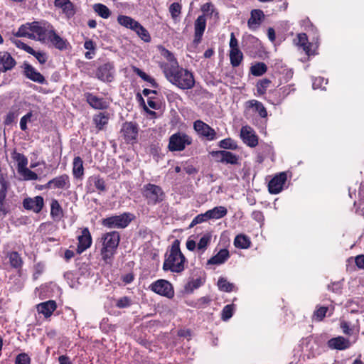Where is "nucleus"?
<instances>
[{"instance_id": "1", "label": "nucleus", "mask_w": 364, "mask_h": 364, "mask_svg": "<svg viewBox=\"0 0 364 364\" xmlns=\"http://www.w3.org/2000/svg\"><path fill=\"white\" fill-rule=\"evenodd\" d=\"M162 68L165 77L172 85L181 90H189L194 87L193 74L187 69L178 67L176 61L174 65L166 64Z\"/></svg>"}, {"instance_id": "2", "label": "nucleus", "mask_w": 364, "mask_h": 364, "mask_svg": "<svg viewBox=\"0 0 364 364\" xmlns=\"http://www.w3.org/2000/svg\"><path fill=\"white\" fill-rule=\"evenodd\" d=\"M186 258L179 248V243L175 241L165 259L163 269L165 271L180 273L184 269Z\"/></svg>"}, {"instance_id": "3", "label": "nucleus", "mask_w": 364, "mask_h": 364, "mask_svg": "<svg viewBox=\"0 0 364 364\" xmlns=\"http://www.w3.org/2000/svg\"><path fill=\"white\" fill-rule=\"evenodd\" d=\"M119 234L117 231H112L105 234L102 237V248L101 255L106 264H110L112 258L119 242Z\"/></svg>"}, {"instance_id": "4", "label": "nucleus", "mask_w": 364, "mask_h": 364, "mask_svg": "<svg viewBox=\"0 0 364 364\" xmlns=\"http://www.w3.org/2000/svg\"><path fill=\"white\" fill-rule=\"evenodd\" d=\"M142 195L146 198L148 205H156L161 202L164 198V193L159 186L148 183L142 188Z\"/></svg>"}, {"instance_id": "5", "label": "nucleus", "mask_w": 364, "mask_h": 364, "mask_svg": "<svg viewBox=\"0 0 364 364\" xmlns=\"http://www.w3.org/2000/svg\"><path fill=\"white\" fill-rule=\"evenodd\" d=\"M133 219V215L124 213L119 215L111 216L102 220V224L108 228H124Z\"/></svg>"}, {"instance_id": "6", "label": "nucleus", "mask_w": 364, "mask_h": 364, "mask_svg": "<svg viewBox=\"0 0 364 364\" xmlns=\"http://www.w3.org/2000/svg\"><path fill=\"white\" fill-rule=\"evenodd\" d=\"M191 143L192 139L191 136L184 133L178 132L170 136L168 147L171 151H181Z\"/></svg>"}, {"instance_id": "7", "label": "nucleus", "mask_w": 364, "mask_h": 364, "mask_svg": "<svg viewBox=\"0 0 364 364\" xmlns=\"http://www.w3.org/2000/svg\"><path fill=\"white\" fill-rule=\"evenodd\" d=\"M53 26L48 22L33 21L31 23V33L36 35L37 40L45 41L48 35L49 31Z\"/></svg>"}, {"instance_id": "8", "label": "nucleus", "mask_w": 364, "mask_h": 364, "mask_svg": "<svg viewBox=\"0 0 364 364\" xmlns=\"http://www.w3.org/2000/svg\"><path fill=\"white\" fill-rule=\"evenodd\" d=\"M210 154L216 162L229 164L232 165H235L238 163V156L228 151H213L210 152Z\"/></svg>"}, {"instance_id": "9", "label": "nucleus", "mask_w": 364, "mask_h": 364, "mask_svg": "<svg viewBox=\"0 0 364 364\" xmlns=\"http://www.w3.org/2000/svg\"><path fill=\"white\" fill-rule=\"evenodd\" d=\"M296 46L303 49V50L308 55H313L316 54V50L318 48L316 44H313L308 41V38L306 33H299L296 38L294 40Z\"/></svg>"}, {"instance_id": "10", "label": "nucleus", "mask_w": 364, "mask_h": 364, "mask_svg": "<svg viewBox=\"0 0 364 364\" xmlns=\"http://www.w3.org/2000/svg\"><path fill=\"white\" fill-rule=\"evenodd\" d=\"M151 290L155 293L171 298L174 295V291L171 283L166 280L159 279L151 284Z\"/></svg>"}, {"instance_id": "11", "label": "nucleus", "mask_w": 364, "mask_h": 364, "mask_svg": "<svg viewBox=\"0 0 364 364\" xmlns=\"http://www.w3.org/2000/svg\"><path fill=\"white\" fill-rule=\"evenodd\" d=\"M114 75V66L109 62L100 65L96 71V77L102 82H112Z\"/></svg>"}, {"instance_id": "12", "label": "nucleus", "mask_w": 364, "mask_h": 364, "mask_svg": "<svg viewBox=\"0 0 364 364\" xmlns=\"http://www.w3.org/2000/svg\"><path fill=\"white\" fill-rule=\"evenodd\" d=\"M193 128L198 134L205 137L209 141L215 139V131L201 120H196L193 123Z\"/></svg>"}, {"instance_id": "13", "label": "nucleus", "mask_w": 364, "mask_h": 364, "mask_svg": "<svg viewBox=\"0 0 364 364\" xmlns=\"http://www.w3.org/2000/svg\"><path fill=\"white\" fill-rule=\"evenodd\" d=\"M77 241L76 251L78 254H81L91 246L92 236L87 228L81 229L80 234L77 236Z\"/></svg>"}, {"instance_id": "14", "label": "nucleus", "mask_w": 364, "mask_h": 364, "mask_svg": "<svg viewBox=\"0 0 364 364\" xmlns=\"http://www.w3.org/2000/svg\"><path fill=\"white\" fill-rule=\"evenodd\" d=\"M121 133L127 143H133L138 136V127L132 122H125L122 125Z\"/></svg>"}, {"instance_id": "15", "label": "nucleus", "mask_w": 364, "mask_h": 364, "mask_svg": "<svg viewBox=\"0 0 364 364\" xmlns=\"http://www.w3.org/2000/svg\"><path fill=\"white\" fill-rule=\"evenodd\" d=\"M240 137L243 142L250 147H255L258 144L257 136L250 126H243L241 128Z\"/></svg>"}, {"instance_id": "16", "label": "nucleus", "mask_w": 364, "mask_h": 364, "mask_svg": "<svg viewBox=\"0 0 364 364\" xmlns=\"http://www.w3.org/2000/svg\"><path fill=\"white\" fill-rule=\"evenodd\" d=\"M43 205V198L40 196L34 198H26L23 201V206L25 209L32 210L36 213H40Z\"/></svg>"}, {"instance_id": "17", "label": "nucleus", "mask_w": 364, "mask_h": 364, "mask_svg": "<svg viewBox=\"0 0 364 364\" xmlns=\"http://www.w3.org/2000/svg\"><path fill=\"white\" fill-rule=\"evenodd\" d=\"M70 186V178L67 174H62L50 180L46 185V188L68 189Z\"/></svg>"}, {"instance_id": "18", "label": "nucleus", "mask_w": 364, "mask_h": 364, "mask_svg": "<svg viewBox=\"0 0 364 364\" xmlns=\"http://www.w3.org/2000/svg\"><path fill=\"white\" fill-rule=\"evenodd\" d=\"M287 181V174L282 172L275 176L269 183L268 188L270 193L277 194L282 191Z\"/></svg>"}, {"instance_id": "19", "label": "nucleus", "mask_w": 364, "mask_h": 364, "mask_svg": "<svg viewBox=\"0 0 364 364\" xmlns=\"http://www.w3.org/2000/svg\"><path fill=\"white\" fill-rule=\"evenodd\" d=\"M46 40L49 41L55 48L60 50H66L69 46V43L67 40L63 39L57 34L53 26L49 31Z\"/></svg>"}, {"instance_id": "20", "label": "nucleus", "mask_w": 364, "mask_h": 364, "mask_svg": "<svg viewBox=\"0 0 364 364\" xmlns=\"http://www.w3.org/2000/svg\"><path fill=\"white\" fill-rule=\"evenodd\" d=\"M206 26V20L203 16H200L195 21V35L193 43L197 46L201 41Z\"/></svg>"}, {"instance_id": "21", "label": "nucleus", "mask_w": 364, "mask_h": 364, "mask_svg": "<svg viewBox=\"0 0 364 364\" xmlns=\"http://www.w3.org/2000/svg\"><path fill=\"white\" fill-rule=\"evenodd\" d=\"M351 346L350 341L343 336L333 338L328 341V346L331 349L343 350Z\"/></svg>"}, {"instance_id": "22", "label": "nucleus", "mask_w": 364, "mask_h": 364, "mask_svg": "<svg viewBox=\"0 0 364 364\" xmlns=\"http://www.w3.org/2000/svg\"><path fill=\"white\" fill-rule=\"evenodd\" d=\"M24 75L27 78L31 80L43 84L46 82L45 77L38 72L32 65L25 63L24 64Z\"/></svg>"}, {"instance_id": "23", "label": "nucleus", "mask_w": 364, "mask_h": 364, "mask_svg": "<svg viewBox=\"0 0 364 364\" xmlns=\"http://www.w3.org/2000/svg\"><path fill=\"white\" fill-rule=\"evenodd\" d=\"M56 308V302L54 300H49L37 305L38 312L43 314L45 318H49Z\"/></svg>"}, {"instance_id": "24", "label": "nucleus", "mask_w": 364, "mask_h": 364, "mask_svg": "<svg viewBox=\"0 0 364 364\" xmlns=\"http://www.w3.org/2000/svg\"><path fill=\"white\" fill-rule=\"evenodd\" d=\"M264 15L260 9H253L251 11L250 18L247 21L248 26L250 29H256L261 24L264 19Z\"/></svg>"}, {"instance_id": "25", "label": "nucleus", "mask_w": 364, "mask_h": 364, "mask_svg": "<svg viewBox=\"0 0 364 364\" xmlns=\"http://www.w3.org/2000/svg\"><path fill=\"white\" fill-rule=\"evenodd\" d=\"M86 99L88 104L94 109H105L109 106V103L104 99L98 97L90 93H87L86 95Z\"/></svg>"}, {"instance_id": "26", "label": "nucleus", "mask_w": 364, "mask_h": 364, "mask_svg": "<svg viewBox=\"0 0 364 364\" xmlns=\"http://www.w3.org/2000/svg\"><path fill=\"white\" fill-rule=\"evenodd\" d=\"M0 65H2V71L11 70L16 65V61L10 53L6 51L0 52Z\"/></svg>"}, {"instance_id": "27", "label": "nucleus", "mask_w": 364, "mask_h": 364, "mask_svg": "<svg viewBox=\"0 0 364 364\" xmlns=\"http://www.w3.org/2000/svg\"><path fill=\"white\" fill-rule=\"evenodd\" d=\"M109 119V114L107 112H100L93 116V123L97 130H104Z\"/></svg>"}, {"instance_id": "28", "label": "nucleus", "mask_w": 364, "mask_h": 364, "mask_svg": "<svg viewBox=\"0 0 364 364\" xmlns=\"http://www.w3.org/2000/svg\"><path fill=\"white\" fill-rule=\"evenodd\" d=\"M54 5L60 8L68 17L74 16L75 13L74 6L69 0H55Z\"/></svg>"}, {"instance_id": "29", "label": "nucleus", "mask_w": 364, "mask_h": 364, "mask_svg": "<svg viewBox=\"0 0 364 364\" xmlns=\"http://www.w3.org/2000/svg\"><path fill=\"white\" fill-rule=\"evenodd\" d=\"M7 185L6 182L1 183V187L0 189V217H4L9 212V208L5 203V199L7 193Z\"/></svg>"}, {"instance_id": "30", "label": "nucleus", "mask_w": 364, "mask_h": 364, "mask_svg": "<svg viewBox=\"0 0 364 364\" xmlns=\"http://www.w3.org/2000/svg\"><path fill=\"white\" fill-rule=\"evenodd\" d=\"M229 257V251L227 249H222L208 261V264L217 265L221 264L224 263Z\"/></svg>"}, {"instance_id": "31", "label": "nucleus", "mask_w": 364, "mask_h": 364, "mask_svg": "<svg viewBox=\"0 0 364 364\" xmlns=\"http://www.w3.org/2000/svg\"><path fill=\"white\" fill-rule=\"evenodd\" d=\"M73 175L75 178H82L84 175L83 161L80 156H75L73 162Z\"/></svg>"}, {"instance_id": "32", "label": "nucleus", "mask_w": 364, "mask_h": 364, "mask_svg": "<svg viewBox=\"0 0 364 364\" xmlns=\"http://www.w3.org/2000/svg\"><path fill=\"white\" fill-rule=\"evenodd\" d=\"M228 213V210L224 206H217L206 211V215L210 219H220Z\"/></svg>"}, {"instance_id": "33", "label": "nucleus", "mask_w": 364, "mask_h": 364, "mask_svg": "<svg viewBox=\"0 0 364 364\" xmlns=\"http://www.w3.org/2000/svg\"><path fill=\"white\" fill-rule=\"evenodd\" d=\"M246 106L247 108L254 109L261 117H266L267 116V109L261 102L255 100H249L246 102Z\"/></svg>"}, {"instance_id": "34", "label": "nucleus", "mask_w": 364, "mask_h": 364, "mask_svg": "<svg viewBox=\"0 0 364 364\" xmlns=\"http://www.w3.org/2000/svg\"><path fill=\"white\" fill-rule=\"evenodd\" d=\"M14 37H26L30 39L36 40V35L31 33V23L21 25L18 30L14 33Z\"/></svg>"}, {"instance_id": "35", "label": "nucleus", "mask_w": 364, "mask_h": 364, "mask_svg": "<svg viewBox=\"0 0 364 364\" xmlns=\"http://www.w3.org/2000/svg\"><path fill=\"white\" fill-rule=\"evenodd\" d=\"M205 281V277H198L196 279H191L185 285V291L186 293H192L195 289L201 287Z\"/></svg>"}, {"instance_id": "36", "label": "nucleus", "mask_w": 364, "mask_h": 364, "mask_svg": "<svg viewBox=\"0 0 364 364\" xmlns=\"http://www.w3.org/2000/svg\"><path fill=\"white\" fill-rule=\"evenodd\" d=\"M117 22L121 26H122L127 28H129L132 31L134 30V28L139 23L138 21H135L132 17L128 16H124V15L118 16Z\"/></svg>"}, {"instance_id": "37", "label": "nucleus", "mask_w": 364, "mask_h": 364, "mask_svg": "<svg viewBox=\"0 0 364 364\" xmlns=\"http://www.w3.org/2000/svg\"><path fill=\"white\" fill-rule=\"evenodd\" d=\"M234 245L240 249H247L251 245L249 237L244 234L237 235L234 240Z\"/></svg>"}, {"instance_id": "38", "label": "nucleus", "mask_w": 364, "mask_h": 364, "mask_svg": "<svg viewBox=\"0 0 364 364\" xmlns=\"http://www.w3.org/2000/svg\"><path fill=\"white\" fill-rule=\"evenodd\" d=\"M93 11L101 18L107 19L111 16V11L105 4L101 3L95 4L92 6Z\"/></svg>"}, {"instance_id": "39", "label": "nucleus", "mask_w": 364, "mask_h": 364, "mask_svg": "<svg viewBox=\"0 0 364 364\" xmlns=\"http://www.w3.org/2000/svg\"><path fill=\"white\" fill-rule=\"evenodd\" d=\"M243 59V54L239 48L230 50V63L233 67H237Z\"/></svg>"}, {"instance_id": "40", "label": "nucleus", "mask_w": 364, "mask_h": 364, "mask_svg": "<svg viewBox=\"0 0 364 364\" xmlns=\"http://www.w3.org/2000/svg\"><path fill=\"white\" fill-rule=\"evenodd\" d=\"M132 69L137 75H139L143 80L149 82L151 86L154 88L158 87V84L156 82L155 80L152 78L151 76L145 73L141 69L136 68V66H132Z\"/></svg>"}, {"instance_id": "41", "label": "nucleus", "mask_w": 364, "mask_h": 364, "mask_svg": "<svg viewBox=\"0 0 364 364\" xmlns=\"http://www.w3.org/2000/svg\"><path fill=\"white\" fill-rule=\"evenodd\" d=\"M267 67L264 63H257L250 68L251 73L255 76H261L267 72Z\"/></svg>"}, {"instance_id": "42", "label": "nucleus", "mask_w": 364, "mask_h": 364, "mask_svg": "<svg viewBox=\"0 0 364 364\" xmlns=\"http://www.w3.org/2000/svg\"><path fill=\"white\" fill-rule=\"evenodd\" d=\"M9 257L10 264L13 267L18 269L21 267L23 261L21 256L17 252H10L9 254Z\"/></svg>"}, {"instance_id": "43", "label": "nucleus", "mask_w": 364, "mask_h": 364, "mask_svg": "<svg viewBox=\"0 0 364 364\" xmlns=\"http://www.w3.org/2000/svg\"><path fill=\"white\" fill-rule=\"evenodd\" d=\"M62 214L63 210L60 203L57 200L53 199L50 204V215L53 218H60Z\"/></svg>"}, {"instance_id": "44", "label": "nucleus", "mask_w": 364, "mask_h": 364, "mask_svg": "<svg viewBox=\"0 0 364 364\" xmlns=\"http://www.w3.org/2000/svg\"><path fill=\"white\" fill-rule=\"evenodd\" d=\"M134 31L143 40L144 42H149L151 41V36L148 31L142 26L139 23L134 28Z\"/></svg>"}, {"instance_id": "45", "label": "nucleus", "mask_w": 364, "mask_h": 364, "mask_svg": "<svg viewBox=\"0 0 364 364\" xmlns=\"http://www.w3.org/2000/svg\"><path fill=\"white\" fill-rule=\"evenodd\" d=\"M89 181L93 183L97 190L100 191H106L105 182L100 176H92L90 177Z\"/></svg>"}, {"instance_id": "46", "label": "nucleus", "mask_w": 364, "mask_h": 364, "mask_svg": "<svg viewBox=\"0 0 364 364\" xmlns=\"http://www.w3.org/2000/svg\"><path fill=\"white\" fill-rule=\"evenodd\" d=\"M220 148L224 149L235 150L237 149V143L231 138H226L221 140L218 145Z\"/></svg>"}, {"instance_id": "47", "label": "nucleus", "mask_w": 364, "mask_h": 364, "mask_svg": "<svg viewBox=\"0 0 364 364\" xmlns=\"http://www.w3.org/2000/svg\"><path fill=\"white\" fill-rule=\"evenodd\" d=\"M14 159L17 162L18 171L26 167L28 164V159L23 154L20 153H15Z\"/></svg>"}, {"instance_id": "48", "label": "nucleus", "mask_w": 364, "mask_h": 364, "mask_svg": "<svg viewBox=\"0 0 364 364\" xmlns=\"http://www.w3.org/2000/svg\"><path fill=\"white\" fill-rule=\"evenodd\" d=\"M21 176L23 177L24 180H37L38 175L28 168L27 167L23 168L18 171Z\"/></svg>"}, {"instance_id": "49", "label": "nucleus", "mask_w": 364, "mask_h": 364, "mask_svg": "<svg viewBox=\"0 0 364 364\" xmlns=\"http://www.w3.org/2000/svg\"><path fill=\"white\" fill-rule=\"evenodd\" d=\"M218 286L219 289L227 292L233 291L235 287L232 283L228 282L227 280L223 278L218 280Z\"/></svg>"}, {"instance_id": "50", "label": "nucleus", "mask_w": 364, "mask_h": 364, "mask_svg": "<svg viewBox=\"0 0 364 364\" xmlns=\"http://www.w3.org/2000/svg\"><path fill=\"white\" fill-rule=\"evenodd\" d=\"M10 40L17 48L23 50L26 53L30 54V53L33 51V48L31 46L16 39V37H11Z\"/></svg>"}, {"instance_id": "51", "label": "nucleus", "mask_w": 364, "mask_h": 364, "mask_svg": "<svg viewBox=\"0 0 364 364\" xmlns=\"http://www.w3.org/2000/svg\"><path fill=\"white\" fill-rule=\"evenodd\" d=\"M211 240V237L208 235H204L199 240L197 245V249L202 252L207 248Z\"/></svg>"}, {"instance_id": "52", "label": "nucleus", "mask_w": 364, "mask_h": 364, "mask_svg": "<svg viewBox=\"0 0 364 364\" xmlns=\"http://www.w3.org/2000/svg\"><path fill=\"white\" fill-rule=\"evenodd\" d=\"M328 309L325 306L318 308L314 313L313 318L315 321H321L326 316Z\"/></svg>"}, {"instance_id": "53", "label": "nucleus", "mask_w": 364, "mask_h": 364, "mask_svg": "<svg viewBox=\"0 0 364 364\" xmlns=\"http://www.w3.org/2000/svg\"><path fill=\"white\" fill-rule=\"evenodd\" d=\"M169 12L171 17L176 19L181 13V5L176 2L171 4L169 6Z\"/></svg>"}, {"instance_id": "54", "label": "nucleus", "mask_w": 364, "mask_h": 364, "mask_svg": "<svg viewBox=\"0 0 364 364\" xmlns=\"http://www.w3.org/2000/svg\"><path fill=\"white\" fill-rule=\"evenodd\" d=\"M234 306L232 304L226 305L223 311L221 318L223 321H228L233 314Z\"/></svg>"}, {"instance_id": "55", "label": "nucleus", "mask_w": 364, "mask_h": 364, "mask_svg": "<svg viewBox=\"0 0 364 364\" xmlns=\"http://www.w3.org/2000/svg\"><path fill=\"white\" fill-rule=\"evenodd\" d=\"M270 83L271 81L268 79L261 80L257 85V92L260 95L264 94Z\"/></svg>"}, {"instance_id": "56", "label": "nucleus", "mask_w": 364, "mask_h": 364, "mask_svg": "<svg viewBox=\"0 0 364 364\" xmlns=\"http://www.w3.org/2000/svg\"><path fill=\"white\" fill-rule=\"evenodd\" d=\"M210 301L211 299L209 296H203L198 299L194 304L191 303H188V304L196 308H204L209 304Z\"/></svg>"}, {"instance_id": "57", "label": "nucleus", "mask_w": 364, "mask_h": 364, "mask_svg": "<svg viewBox=\"0 0 364 364\" xmlns=\"http://www.w3.org/2000/svg\"><path fill=\"white\" fill-rule=\"evenodd\" d=\"M30 54L33 55L41 64H44L48 60L47 55L43 51H36L33 49V51H31Z\"/></svg>"}, {"instance_id": "58", "label": "nucleus", "mask_w": 364, "mask_h": 364, "mask_svg": "<svg viewBox=\"0 0 364 364\" xmlns=\"http://www.w3.org/2000/svg\"><path fill=\"white\" fill-rule=\"evenodd\" d=\"M15 364H31V358L25 353H20L16 358Z\"/></svg>"}, {"instance_id": "59", "label": "nucleus", "mask_w": 364, "mask_h": 364, "mask_svg": "<svg viewBox=\"0 0 364 364\" xmlns=\"http://www.w3.org/2000/svg\"><path fill=\"white\" fill-rule=\"evenodd\" d=\"M115 305L119 309L127 308L131 305V300L127 296H123L117 300Z\"/></svg>"}, {"instance_id": "60", "label": "nucleus", "mask_w": 364, "mask_h": 364, "mask_svg": "<svg viewBox=\"0 0 364 364\" xmlns=\"http://www.w3.org/2000/svg\"><path fill=\"white\" fill-rule=\"evenodd\" d=\"M340 327L342 329L343 333L346 335H351L353 331V327H350L348 322L346 321H341L340 323Z\"/></svg>"}, {"instance_id": "61", "label": "nucleus", "mask_w": 364, "mask_h": 364, "mask_svg": "<svg viewBox=\"0 0 364 364\" xmlns=\"http://www.w3.org/2000/svg\"><path fill=\"white\" fill-rule=\"evenodd\" d=\"M32 117V112H28L26 115L21 117L20 120V127L23 131L27 129V122L30 121Z\"/></svg>"}, {"instance_id": "62", "label": "nucleus", "mask_w": 364, "mask_h": 364, "mask_svg": "<svg viewBox=\"0 0 364 364\" xmlns=\"http://www.w3.org/2000/svg\"><path fill=\"white\" fill-rule=\"evenodd\" d=\"M77 274H67V279L68 280H71V283L70 284V286L72 287V288H77L78 287V284H79V277H76L75 276H77Z\"/></svg>"}, {"instance_id": "63", "label": "nucleus", "mask_w": 364, "mask_h": 364, "mask_svg": "<svg viewBox=\"0 0 364 364\" xmlns=\"http://www.w3.org/2000/svg\"><path fill=\"white\" fill-rule=\"evenodd\" d=\"M252 217L254 220H257L259 223H261L264 220V215L259 210L253 211L252 213Z\"/></svg>"}, {"instance_id": "64", "label": "nucleus", "mask_w": 364, "mask_h": 364, "mask_svg": "<svg viewBox=\"0 0 364 364\" xmlns=\"http://www.w3.org/2000/svg\"><path fill=\"white\" fill-rule=\"evenodd\" d=\"M355 262L358 268L364 270V255H358L355 257Z\"/></svg>"}]
</instances>
